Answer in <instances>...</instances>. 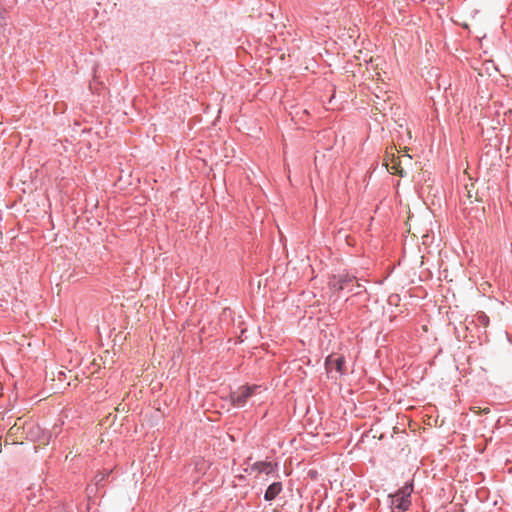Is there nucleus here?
I'll return each instance as SVG.
<instances>
[{
    "label": "nucleus",
    "mask_w": 512,
    "mask_h": 512,
    "mask_svg": "<svg viewBox=\"0 0 512 512\" xmlns=\"http://www.w3.org/2000/svg\"><path fill=\"white\" fill-rule=\"evenodd\" d=\"M329 287L334 292L347 291L353 292L355 295L362 293V288H364L357 278L349 273L333 275L329 280Z\"/></svg>",
    "instance_id": "nucleus-1"
},
{
    "label": "nucleus",
    "mask_w": 512,
    "mask_h": 512,
    "mask_svg": "<svg viewBox=\"0 0 512 512\" xmlns=\"http://www.w3.org/2000/svg\"><path fill=\"white\" fill-rule=\"evenodd\" d=\"M260 388L261 386L259 385H243L237 390L232 391L229 395L232 405L237 408H243Z\"/></svg>",
    "instance_id": "nucleus-3"
},
{
    "label": "nucleus",
    "mask_w": 512,
    "mask_h": 512,
    "mask_svg": "<svg viewBox=\"0 0 512 512\" xmlns=\"http://www.w3.org/2000/svg\"><path fill=\"white\" fill-rule=\"evenodd\" d=\"M104 480V476L103 475H97L95 477V481H96V485H100V483Z\"/></svg>",
    "instance_id": "nucleus-8"
},
{
    "label": "nucleus",
    "mask_w": 512,
    "mask_h": 512,
    "mask_svg": "<svg viewBox=\"0 0 512 512\" xmlns=\"http://www.w3.org/2000/svg\"><path fill=\"white\" fill-rule=\"evenodd\" d=\"M277 464H273L267 461H258L255 462L251 469L253 471H257L259 473H265L266 475H270L276 471Z\"/></svg>",
    "instance_id": "nucleus-5"
},
{
    "label": "nucleus",
    "mask_w": 512,
    "mask_h": 512,
    "mask_svg": "<svg viewBox=\"0 0 512 512\" xmlns=\"http://www.w3.org/2000/svg\"><path fill=\"white\" fill-rule=\"evenodd\" d=\"M282 483L277 481L273 482L268 486L264 493V499L266 501H273L282 492Z\"/></svg>",
    "instance_id": "nucleus-6"
},
{
    "label": "nucleus",
    "mask_w": 512,
    "mask_h": 512,
    "mask_svg": "<svg viewBox=\"0 0 512 512\" xmlns=\"http://www.w3.org/2000/svg\"><path fill=\"white\" fill-rule=\"evenodd\" d=\"M478 326H481L483 328L488 327L489 325V317L484 312H478L475 315V319L473 320Z\"/></svg>",
    "instance_id": "nucleus-7"
},
{
    "label": "nucleus",
    "mask_w": 512,
    "mask_h": 512,
    "mask_svg": "<svg viewBox=\"0 0 512 512\" xmlns=\"http://www.w3.org/2000/svg\"><path fill=\"white\" fill-rule=\"evenodd\" d=\"M413 492V481L406 482L394 494H390L391 504L399 512L407 511L411 506V494Z\"/></svg>",
    "instance_id": "nucleus-2"
},
{
    "label": "nucleus",
    "mask_w": 512,
    "mask_h": 512,
    "mask_svg": "<svg viewBox=\"0 0 512 512\" xmlns=\"http://www.w3.org/2000/svg\"><path fill=\"white\" fill-rule=\"evenodd\" d=\"M345 358L343 356L334 357L329 355L325 360V368L328 374H332L333 371L339 375L344 374Z\"/></svg>",
    "instance_id": "nucleus-4"
}]
</instances>
